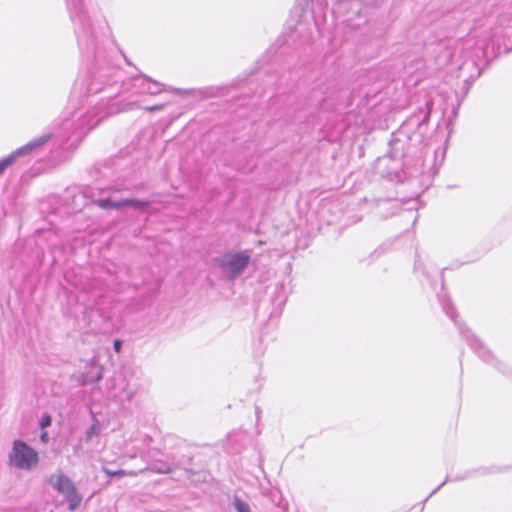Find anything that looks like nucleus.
I'll use <instances>...</instances> for the list:
<instances>
[{"mask_svg":"<svg viewBox=\"0 0 512 512\" xmlns=\"http://www.w3.org/2000/svg\"><path fill=\"white\" fill-rule=\"evenodd\" d=\"M432 106L433 102L431 100L427 101L423 107L419 108L418 112L414 113L403 122L401 132L409 134L414 129H417L418 133L414 135L415 140L419 138L421 141L427 128Z\"/></svg>","mask_w":512,"mask_h":512,"instance_id":"423d86ee","label":"nucleus"},{"mask_svg":"<svg viewBox=\"0 0 512 512\" xmlns=\"http://www.w3.org/2000/svg\"><path fill=\"white\" fill-rule=\"evenodd\" d=\"M233 506H234L236 512H250L249 504L244 502V501H242L237 496L234 497Z\"/></svg>","mask_w":512,"mask_h":512,"instance_id":"ddd939ff","label":"nucleus"},{"mask_svg":"<svg viewBox=\"0 0 512 512\" xmlns=\"http://www.w3.org/2000/svg\"><path fill=\"white\" fill-rule=\"evenodd\" d=\"M165 104H157V105H153V106H146L144 108V110L146 111H149V112H155V111H161L165 108Z\"/></svg>","mask_w":512,"mask_h":512,"instance_id":"f3484780","label":"nucleus"},{"mask_svg":"<svg viewBox=\"0 0 512 512\" xmlns=\"http://www.w3.org/2000/svg\"><path fill=\"white\" fill-rule=\"evenodd\" d=\"M70 19L74 24L78 45L87 57H93L95 65L86 79L76 85L85 86V93L95 95L103 93L101 100H110L120 93L135 89L138 94L144 85L138 81L139 75L126 81L122 79V71L106 65V51L101 47L107 30V23L98 15H91L85 7L84 0H66Z\"/></svg>","mask_w":512,"mask_h":512,"instance_id":"f257e3e1","label":"nucleus"},{"mask_svg":"<svg viewBox=\"0 0 512 512\" xmlns=\"http://www.w3.org/2000/svg\"><path fill=\"white\" fill-rule=\"evenodd\" d=\"M138 81H141L144 85H146L143 89H140L138 91L139 95L147 94V95L155 96L164 91H169V92H174V93L179 92V89H176L172 86H167L163 83L153 80L152 78L148 77L145 74H140Z\"/></svg>","mask_w":512,"mask_h":512,"instance_id":"1a4fd4ad","label":"nucleus"},{"mask_svg":"<svg viewBox=\"0 0 512 512\" xmlns=\"http://www.w3.org/2000/svg\"><path fill=\"white\" fill-rule=\"evenodd\" d=\"M140 388L141 386L138 382H131L127 380L121 390L115 394V400L122 407H125L126 404L130 403L134 396L140 391Z\"/></svg>","mask_w":512,"mask_h":512,"instance_id":"9d476101","label":"nucleus"},{"mask_svg":"<svg viewBox=\"0 0 512 512\" xmlns=\"http://www.w3.org/2000/svg\"><path fill=\"white\" fill-rule=\"evenodd\" d=\"M51 422H52V418L49 414H44L42 417H41V421H40V427L42 429L46 428V427H49L51 425Z\"/></svg>","mask_w":512,"mask_h":512,"instance_id":"2eb2a0df","label":"nucleus"},{"mask_svg":"<svg viewBox=\"0 0 512 512\" xmlns=\"http://www.w3.org/2000/svg\"><path fill=\"white\" fill-rule=\"evenodd\" d=\"M39 461L38 453L27 443L21 440H15L9 453V462L22 470H31Z\"/></svg>","mask_w":512,"mask_h":512,"instance_id":"39448f33","label":"nucleus"},{"mask_svg":"<svg viewBox=\"0 0 512 512\" xmlns=\"http://www.w3.org/2000/svg\"><path fill=\"white\" fill-rule=\"evenodd\" d=\"M444 483L445 482L441 483L435 490H433L432 494L436 493V491L440 489L444 485Z\"/></svg>","mask_w":512,"mask_h":512,"instance_id":"aec40b11","label":"nucleus"},{"mask_svg":"<svg viewBox=\"0 0 512 512\" xmlns=\"http://www.w3.org/2000/svg\"><path fill=\"white\" fill-rule=\"evenodd\" d=\"M103 472L107 475V476H110V477H113V476H125V475H134L132 472H126L125 470H117V471H112L106 467L103 468Z\"/></svg>","mask_w":512,"mask_h":512,"instance_id":"4468645a","label":"nucleus"},{"mask_svg":"<svg viewBox=\"0 0 512 512\" xmlns=\"http://www.w3.org/2000/svg\"><path fill=\"white\" fill-rule=\"evenodd\" d=\"M98 434V429L96 425H92L86 432V440L90 441L92 438Z\"/></svg>","mask_w":512,"mask_h":512,"instance_id":"dca6fc26","label":"nucleus"},{"mask_svg":"<svg viewBox=\"0 0 512 512\" xmlns=\"http://www.w3.org/2000/svg\"><path fill=\"white\" fill-rule=\"evenodd\" d=\"M53 137V133H46L44 135H41L32 141L28 142L26 145L18 148L13 153L8 155L7 157L0 160V174L8 167L10 166L17 157L27 155L31 153L32 151L40 148L45 143H47L51 138Z\"/></svg>","mask_w":512,"mask_h":512,"instance_id":"0eeeda50","label":"nucleus"},{"mask_svg":"<svg viewBox=\"0 0 512 512\" xmlns=\"http://www.w3.org/2000/svg\"><path fill=\"white\" fill-rule=\"evenodd\" d=\"M40 439H41L42 442L47 443L48 442V433L47 432H42L41 435H40Z\"/></svg>","mask_w":512,"mask_h":512,"instance_id":"6ab92c4d","label":"nucleus"},{"mask_svg":"<svg viewBox=\"0 0 512 512\" xmlns=\"http://www.w3.org/2000/svg\"><path fill=\"white\" fill-rule=\"evenodd\" d=\"M113 347H114L115 352L119 353L121 351V348H122V341L115 340L114 344H113Z\"/></svg>","mask_w":512,"mask_h":512,"instance_id":"a211bd4d","label":"nucleus"},{"mask_svg":"<svg viewBox=\"0 0 512 512\" xmlns=\"http://www.w3.org/2000/svg\"><path fill=\"white\" fill-rule=\"evenodd\" d=\"M110 113L112 112L108 111L100 115V111L98 109L93 110L92 112H88L86 115L81 116V118L78 119L79 123L77 125V129H86V131H89L90 129L98 125L100 121Z\"/></svg>","mask_w":512,"mask_h":512,"instance_id":"9b49d317","label":"nucleus"},{"mask_svg":"<svg viewBox=\"0 0 512 512\" xmlns=\"http://www.w3.org/2000/svg\"><path fill=\"white\" fill-rule=\"evenodd\" d=\"M247 250L228 252L213 259V264L221 270L222 276L227 280H235L246 269L250 261Z\"/></svg>","mask_w":512,"mask_h":512,"instance_id":"f03ea898","label":"nucleus"},{"mask_svg":"<svg viewBox=\"0 0 512 512\" xmlns=\"http://www.w3.org/2000/svg\"><path fill=\"white\" fill-rule=\"evenodd\" d=\"M102 378V372L100 369L97 370L95 375L90 376L89 374H82L81 375V384L86 385L89 383H94L100 381Z\"/></svg>","mask_w":512,"mask_h":512,"instance_id":"f8f14e48","label":"nucleus"},{"mask_svg":"<svg viewBox=\"0 0 512 512\" xmlns=\"http://www.w3.org/2000/svg\"><path fill=\"white\" fill-rule=\"evenodd\" d=\"M48 483L53 489L65 497L71 511L76 510L79 507L82 501V496L78 493L70 478L63 472L58 471L51 474L48 478Z\"/></svg>","mask_w":512,"mask_h":512,"instance_id":"20e7f679","label":"nucleus"},{"mask_svg":"<svg viewBox=\"0 0 512 512\" xmlns=\"http://www.w3.org/2000/svg\"><path fill=\"white\" fill-rule=\"evenodd\" d=\"M440 301L444 312L458 326L460 333L464 336L468 345L483 361L492 363L494 360L492 353L484 346V344L479 339H477L472 334V332L465 326V324L457 321L456 310L450 303V301L448 299H440Z\"/></svg>","mask_w":512,"mask_h":512,"instance_id":"7ed1b4c3","label":"nucleus"},{"mask_svg":"<svg viewBox=\"0 0 512 512\" xmlns=\"http://www.w3.org/2000/svg\"><path fill=\"white\" fill-rule=\"evenodd\" d=\"M150 201L138 199H113L112 197L100 198L96 204L102 209H119L125 206H131L135 209H143L150 205Z\"/></svg>","mask_w":512,"mask_h":512,"instance_id":"6e6552de","label":"nucleus"}]
</instances>
